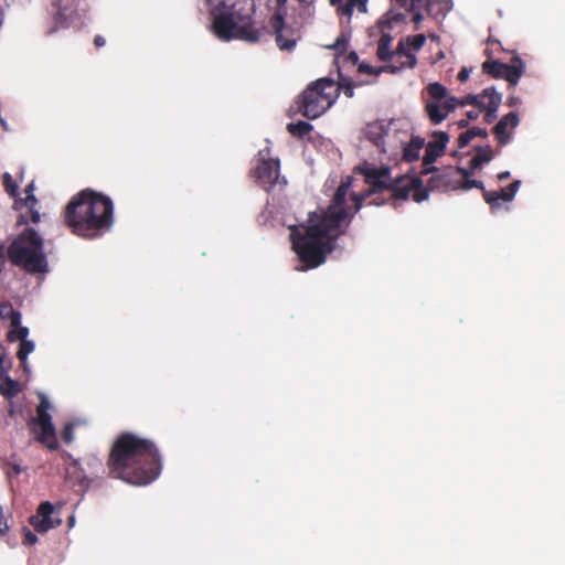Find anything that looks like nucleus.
I'll return each instance as SVG.
<instances>
[{
    "label": "nucleus",
    "instance_id": "26",
    "mask_svg": "<svg viewBox=\"0 0 565 565\" xmlns=\"http://www.w3.org/2000/svg\"><path fill=\"white\" fill-rule=\"evenodd\" d=\"M391 42L392 38L387 34H383L379 41L376 54L383 62L395 58V52H391L390 50Z\"/></svg>",
    "mask_w": 565,
    "mask_h": 565
},
{
    "label": "nucleus",
    "instance_id": "42",
    "mask_svg": "<svg viewBox=\"0 0 565 565\" xmlns=\"http://www.w3.org/2000/svg\"><path fill=\"white\" fill-rule=\"evenodd\" d=\"M338 6V11L341 15L351 17L353 12V6H350V2L347 0V3L342 4L341 2Z\"/></svg>",
    "mask_w": 565,
    "mask_h": 565
},
{
    "label": "nucleus",
    "instance_id": "56",
    "mask_svg": "<svg viewBox=\"0 0 565 565\" xmlns=\"http://www.w3.org/2000/svg\"><path fill=\"white\" fill-rule=\"evenodd\" d=\"M8 375V370L0 366V380L3 382L4 376Z\"/></svg>",
    "mask_w": 565,
    "mask_h": 565
},
{
    "label": "nucleus",
    "instance_id": "51",
    "mask_svg": "<svg viewBox=\"0 0 565 565\" xmlns=\"http://www.w3.org/2000/svg\"><path fill=\"white\" fill-rule=\"evenodd\" d=\"M480 111H481V110H469V111L467 113V119H468V120H476V119L479 117V113H480Z\"/></svg>",
    "mask_w": 565,
    "mask_h": 565
},
{
    "label": "nucleus",
    "instance_id": "28",
    "mask_svg": "<svg viewBox=\"0 0 565 565\" xmlns=\"http://www.w3.org/2000/svg\"><path fill=\"white\" fill-rule=\"evenodd\" d=\"M0 319H9L11 327H17L21 323V313L14 310L11 302L0 303Z\"/></svg>",
    "mask_w": 565,
    "mask_h": 565
},
{
    "label": "nucleus",
    "instance_id": "21",
    "mask_svg": "<svg viewBox=\"0 0 565 565\" xmlns=\"http://www.w3.org/2000/svg\"><path fill=\"white\" fill-rule=\"evenodd\" d=\"M413 188L414 182H409L408 179L401 178L395 181L391 180L390 188L387 189L391 192L390 199L394 201H406Z\"/></svg>",
    "mask_w": 565,
    "mask_h": 565
},
{
    "label": "nucleus",
    "instance_id": "5",
    "mask_svg": "<svg viewBox=\"0 0 565 565\" xmlns=\"http://www.w3.org/2000/svg\"><path fill=\"white\" fill-rule=\"evenodd\" d=\"M212 26L215 35L223 41L237 38L255 43L262 38V30L254 26L250 15H242L235 11L213 12Z\"/></svg>",
    "mask_w": 565,
    "mask_h": 565
},
{
    "label": "nucleus",
    "instance_id": "4",
    "mask_svg": "<svg viewBox=\"0 0 565 565\" xmlns=\"http://www.w3.org/2000/svg\"><path fill=\"white\" fill-rule=\"evenodd\" d=\"M8 259L26 273L38 274L47 271V260L43 252V238L39 233L28 227L9 245Z\"/></svg>",
    "mask_w": 565,
    "mask_h": 565
},
{
    "label": "nucleus",
    "instance_id": "22",
    "mask_svg": "<svg viewBox=\"0 0 565 565\" xmlns=\"http://www.w3.org/2000/svg\"><path fill=\"white\" fill-rule=\"evenodd\" d=\"M425 145V139L419 136H413L411 141L403 148V159L407 162L418 160L419 152Z\"/></svg>",
    "mask_w": 565,
    "mask_h": 565
},
{
    "label": "nucleus",
    "instance_id": "2",
    "mask_svg": "<svg viewBox=\"0 0 565 565\" xmlns=\"http://www.w3.org/2000/svg\"><path fill=\"white\" fill-rule=\"evenodd\" d=\"M107 467L116 479L132 486H147L159 477L162 461L152 440L122 433L113 444Z\"/></svg>",
    "mask_w": 565,
    "mask_h": 565
},
{
    "label": "nucleus",
    "instance_id": "31",
    "mask_svg": "<svg viewBox=\"0 0 565 565\" xmlns=\"http://www.w3.org/2000/svg\"><path fill=\"white\" fill-rule=\"evenodd\" d=\"M287 130L295 137L303 138L312 130V126L307 121L299 120L297 122H289Z\"/></svg>",
    "mask_w": 565,
    "mask_h": 565
},
{
    "label": "nucleus",
    "instance_id": "49",
    "mask_svg": "<svg viewBox=\"0 0 565 565\" xmlns=\"http://www.w3.org/2000/svg\"><path fill=\"white\" fill-rule=\"evenodd\" d=\"M345 60H347V61H349V62H351L353 65H355V64H356V62H358V60H359V57H358V54H356L354 51H352V52H350V53L345 56Z\"/></svg>",
    "mask_w": 565,
    "mask_h": 565
},
{
    "label": "nucleus",
    "instance_id": "34",
    "mask_svg": "<svg viewBox=\"0 0 565 565\" xmlns=\"http://www.w3.org/2000/svg\"><path fill=\"white\" fill-rule=\"evenodd\" d=\"M11 328L12 329L7 333V339L9 342H15L18 340L21 342L22 339H26L29 335V329L26 327H22L21 323Z\"/></svg>",
    "mask_w": 565,
    "mask_h": 565
},
{
    "label": "nucleus",
    "instance_id": "7",
    "mask_svg": "<svg viewBox=\"0 0 565 565\" xmlns=\"http://www.w3.org/2000/svg\"><path fill=\"white\" fill-rule=\"evenodd\" d=\"M354 173L361 174L364 178V182L369 186L367 190L361 195L352 194L354 211L358 212L361 209L362 202L365 198L375 193H382L388 189L392 178L391 169L388 167H376L367 161H364L362 164L355 167Z\"/></svg>",
    "mask_w": 565,
    "mask_h": 565
},
{
    "label": "nucleus",
    "instance_id": "33",
    "mask_svg": "<svg viewBox=\"0 0 565 565\" xmlns=\"http://www.w3.org/2000/svg\"><path fill=\"white\" fill-rule=\"evenodd\" d=\"M2 184H3V188L6 190V192L14 199V201L17 200V198L19 196V185L18 183L13 180L12 175L8 172L3 173L2 175Z\"/></svg>",
    "mask_w": 565,
    "mask_h": 565
},
{
    "label": "nucleus",
    "instance_id": "24",
    "mask_svg": "<svg viewBox=\"0 0 565 565\" xmlns=\"http://www.w3.org/2000/svg\"><path fill=\"white\" fill-rule=\"evenodd\" d=\"M476 137L487 138L488 137L487 129L479 128V127H472L471 129H468L467 131L460 134L458 137V140H457L458 148L462 149V148L467 147L469 145V142Z\"/></svg>",
    "mask_w": 565,
    "mask_h": 565
},
{
    "label": "nucleus",
    "instance_id": "47",
    "mask_svg": "<svg viewBox=\"0 0 565 565\" xmlns=\"http://www.w3.org/2000/svg\"><path fill=\"white\" fill-rule=\"evenodd\" d=\"M427 198V193L426 191H423L420 189L416 190L415 193H414V200L416 202H422L423 200H425Z\"/></svg>",
    "mask_w": 565,
    "mask_h": 565
},
{
    "label": "nucleus",
    "instance_id": "11",
    "mask_svg": "<svg viewBox=\"0 0 565 565\" xmlns=\"http://www.w3.org/2000/svg\"><path fill=\"white\" fill-rule=\"evenodd\" d=\"M460 172H463V168L448 166L444 169H438L435 167L433 172H430L431 177L427 180V186L433 191H449L459 189Z\"/></svg>",
    "mask_w": 565,
    "mask_h": 565
},
{
    "label": "nucleus",
    "instance_id": "38",
    "mask_svg": "<svg viewBox=\"0 0 565 565\" xmlns=\"http://www.w3.org/2000/svg\"><path fill=\"white\" fill-rule=\"evenodd\" d=\"M23 539L22 543L23 545H34L38 542V536L26 526L22 529Z\"/></svg>",
    "mask_w": 565,
    "mask_h": 565
},
{
    "label": "nucleus",
    "instance_id": "15",
    "mask_svg": "<svg viewBox=\"0 0 565 565\" xmlns=\"http://www.w3.org/2000/svg\"><path fill=\"white\" fill-rule=\"evenodd\" d=\"M521 186L520 180H514L507 189L500 191H484L483 199L492 211L500 209V201L511 202Z\"/></svg>",
    "mask_w": 565,
    "mask_h": 565
},
{
    "label": "nucleus",
    "instance_id": "8",
    "mask_svg": "<svg viewBox=\"0 0 565 565\" xmlns=\"http://www.w3.org/2000/svg\"><path fill=\"white\" fill-rule=\"evenodd\" d=\"M426 90L433 99L426 103V114L431 124L438 125L458 107V98L448 96L447 88L438 82L430 83Z\"/></svg>",
    "mask_w": 565,
    "mask_h": 565
},
{
    "label": "nucleus",
    "instance_id": "23",
    "mask_svg": "<svg viewBox=\"0 0 565 565\" xmlns=\"http://www.w3.org/2000/svg\"><path fill=\"white\" fill-rule=\"evenodd\" d=\"M476 156L470 160L468 170L476 171L483 163H488L493 159V151L490 146L487 147H477Z\"/></svg>",
    "mask_w": 565,
    "mask_h": 565
},
{
    "label": "nucleus",
    "instance_id": "20",
    "mask_svg": "<svg viewBox=\"0 0 565 565\" xmlns=\"http://www.w3.org/2000/svg\"><path fill=\"white\" fill-rule=\"evenodd\" d=\"M270 25L274 29L275 40H276L278 47L281 51H292L296 46V40L285 38V35L282 33L284 28H285L284 17L279 13L274 14L270 19Z\"/></svg>",
    "mask_w": 565,
    "mask_h": 565
},
{
    "label": "nucleus",
    "instance_id": "45",
    "mask_svg": "<svg viewBox=\"0 0 565 565\" xmlns=\"http://www.w3.org/2000/svg\"><path fill=\"white\" fill-rule=\"evenodd\" d=\"M358 71L360 73H364V74H377L379 73L377 71L374 70L373 66L364 64V63L359 65Z\"/></svg>",
    "mask_w": 565,
    "mask_h": 565
},
{
    "label": "nucleus",
    "instance_id": "32",
    "mask_svg": "<svg viewBox=\"0 0 565 565\" xmlns=\"http://www.w3.org/2000/svg\"><path fill=\"white\" fill-rule=\"evenodd\" d=\"M359 85H361V83H359ZM355 86H358V84H355L350 77L344 76L341 74V72H339L338 86H335L338 90L342 89L348 98H352L354 96Z\"/></svg>",
    "mask_w": 565,
    "mask_h": 565
},
{
    "label": "nucleus",
    "instance_id": "3",
    "mask_svg": "<svg viewBox=\"0 0 565 565\" xmlns=\"http://www.w3.org/2000/svg\"><path fill=\"white\" fill-rule=\"evenodd\" d=\"M63 216L73 234L96 238L113 227L114 203L109 196L87 188L71 198Z\"/></svg>",
    "mask_w": 565,
    "mask_h": 565
},
{
    "label": "nucleus",
    "instance_id": "12",
    "mask_svg": "<svg viewBox=\"0 0 565 565\" xmlns=\"http://www.w3.org/2000/svg\"><path fill=\"white\" fill-rule=\"evenodd\" d=\"M433 140L426 145L425 156L423 158L422 174H429L435 167L433 163L445 153L449 135L445 131H434Z\"/></svg>",
    "mask_w": 565,
    "mask_h": 565
},
{
    "label": "nucleus",
    "instance_id": "27",
    "mask_svg": "<svg viewBox=\"0 0 565 565\" xmlns=\"http://www.w3.org/2000/svg\"><path fill=\"white\" fill-rule=\"evenodd\" d=\"M473 173V171L465 169L463 172H460V185L459 188L462 190H470V189H480L482 191V195L484 194L486 188L482 181L470 179V175Z\"/></svg>",
    "mask_w": 565,
    "mask_h": 565
},
{
    "label": "nucleus",
    "instance_id": "53",
    "mask_svg": "<svg viewBox=\"0 0 565 565\" xmlns=\"http://www.w3.org/2000/svg\"><path fill=\"white\" fill-rule=\"evenodd\" d=\"M518 102H519V99H518L516 97H514V96H510V97L508 98L507 104H508L510 107H513V106H515V105L518 104Z\"/></svg>",
    "mask_w": 565,
    "mask_h": 565
},
{
    "label": "nucleus",
    "instance_id": "36",
    "mask_svg": "<svg viewBox=\"0 0 565 565\" xmlns=\"http://www.w3.org/2000/svg\"><path fill=\"white\" fill-rule=\"evenodd\" d=\"M417 8H425L428 14H433L434 12V3L431 0H412L411 9L416 10Z\"/></svg>",
    "mask_w": 565,
    "mask_h": 565
},
{
    "label": "nucleus",
    "instance_id": "40",
    "mask_svg": "<svg viewBox=\"0 0 565 565\" xmlns=\"http://www.w3.org/2000/svg\"><path fill=\"white\" fill-rule=\"evenodd\" d=\"M347 46L348 39L344 35H341L330 47L342 54L347 50Z\"/></svg>",
    "mask_w": 565,
    "mask_h": 565
},
{
    "label": "nucleus",
    "instance_id": "13",
    "mask_svg": "<svg viewBox=\"0 0 565 565\" xmlns=\"http://www.w3.org/2000/svg\"><path fill=\"white\" fill-rule=\"evenodd\" d=\"M54 505L49 502H42L36 511V514L31 515L29 519L30 524L34 527V530L39 533H45L51 529H55L62 524V520L58 518H53Z\"/></svg>",
    "mask_w": 565,
    "mask_h": 565
},
{
    "label": "nucleus",
    "instance_id": "55",
    "mask_svg": "<svg viewBox=\"0 0 565 565\" xmlns=\"http://www.w3.org/2000/svg\"><path fill=\"white\" fill-rule=\"evenodd\" d=\"M370 139L376 145V146H380V141L383 139V137L381 135H379L377 137H370Z\"/></svg>",
    "mask_w": 565,
    "mask_h": 565
},
{
    "label": "nucleus",
    "instance_id": "1",
    "mask_svg": "<svg viewBox=\"0 0 565 565\" xmlns=\"http://www.w3.org/2000/svg\"><path fill=\"white\" fill-rule=\"evenodd\" d=\"M352 177L343 179L330 205L309 213L307 224L294 227L290 233L292 248L306 268H316L326 262L337 246L338 238L347 232L353 214L345 206Z\"/></svg>",
    "mask_w": 565,
    "mask_h": 565
},
{
    "label": "nucleus",
    "instance_id": "57",
    "mask_svg": "<svg viewBox=\"0 0 565 565\" xmlns=\"http://www.w3.org/2000/svg\"><path fill=\"white\" fill-rule=\"evenodd\" d=\"M278 6H285L287 0H276Z\"/></svg>",
    "mask_w": 565,
    "mask_h": 565
},
{
    "label": "nucleus",
    "instance_id": "17",
    "mask_svg": "<svg viewBox=\"0 0 565 565\" xmlns=\"http://www.w3.org/2000/svg\"><path fill=\"white\" fill-rule=\"evenodd\" d=\"M520 122L519 116L516 113L511 111L504 115L494 126L493 134L500 146H505L511 140V134L508 131V128L515 129Z\"/></svg>",
    "mask_w": 565,
    "mask_h": 565
},
{
    "label": "nucleus",
    "instance_id": "29",
    "mask_svg": "<svg viewBox=\"0 0 565 565\" xmlns=\"http://www.w3.org/2000/svg\"><path fill=\"white\" fill-rule=\"evenodd\" d=\"M34 342L28 339H22L19 345V350L17 352V358L19 359L21 366L25 372L29 371L28 366V355L34 351Z\"/></svg>",
    "mask_w": 565,
    "mask_h": 565
},
{
    "label": "nucleus",
    "instance_id": "16",
    "mask_svg": "<svg viewBox=\"0 0 565 565\" xmlns=\"http://www.w3.org/2000/svg\"><path fill=\"white\" fill-rule=\"evenodd\" d=\"M393 60L394 62L384 66L383 71L396 74L404 68H414L417 64L415 54H413L411 50L405 49L402 43H399L395 52V58Z\"/></svg>",
    "mask_w": 565,
    "mask_h": 565
},
{
    "label": "nucleus",
    "instance_id": "54",
    "mask_svg": "<svg viewBox=\"0 0 565 565\" xmlns=\"http://www.w3.org/2000/svg\"><path fill=\"white\" fill-rule=\"evenodd\" d=\"M468 125H469V120L467 118L458 121L459 128H466V127H468Z\"/></svg>",
    "mask_w": 565,
    "mask_h": 565
},
{
    "label": "nucleus",
    "instance_id": "41",
    "mask_svg": "<svg viewBox=\"0 0 565 565\" xmlns=\"http://www.w3.org/2000/svg\"><path fill=\"white\" fill-rule=\"evenodd\" d=\"M23 471V468L18 463H8L7 467V476L9 479H12L13 477H18Z\"/></svg>",
    "mask_w": 565,
    "mask_h": 565
},
{
    "label": "nucleus",
    "instance_id": "35",
    "mask_svg": "<svg viewBox=\"0 0 565 565\" xmlns=\"http://www.w3.org/2000/svg\"><path fill=\"white\" fill-rule=\"evenodd\" d=\"M487 98H482L480 95H467L462 99H458V106L473 105L479 108V110H483L484 100Z\"/></svg>",
    "mask_w": 565,
    "mask_h": 565
},
{
    "label": "nucleus",
    "instance_id": "19",
    "mask_svg": "<svg viewBox=\"0 0 565 565\" xmlns=\"http://www.w3.org/2000/svg\"><path fill=\"white\" fill-rule=\"evenodd\" d=\"M481 97L487 98L483 107V110H486L484 121L491 124L497 118V111L501 104V94L494 87H487L482 90Z\"/></svg>",
    "mask_w": 565,
    "mask_h": 565
},
{
    "label": "nucleus",
    "instance_id": "30",
    "mask_svg": "<svg viewBox=\"0 0 565 565\" xmlns=\"http://www.w3.org/2000/svg\"><path fill=\"white\" fill-rule=\"evenodd\" d=\"M21 391L19 382L12 380L9 375H6L3 382L0 384V394L4 397H15Z\"/></svg>",
    "mask_w": 565,
    "mask_h": 565
},
{
    "label": "nucleus",
    "instance_id": "10",
    "mask_svg": "<svg viewBox=\"0 0 565 565\" xmlns=\"http://www.w3.org/2000/svg\"><path fill=\"white\" fill-rule=\"evenodd\" d=\"M269 149L259 151L258 163L253 170V175L259 186L270 190L277 182L280 171V162L278 159L268 158Z\"/></svg>",
    "mask_w": 565,
    "mask_h": 565
},
{
    "label": "nucleus",
    "instance_id": "37",
    "mask_svg": "<svg viewBox=\"0 0 565 565\" xmlns=\"http://www.w3.org/2000/svg\"><path fill=\"white\" fill-rule=\"evenodd\" d=\"M426 42V36L424 34H417L408 38L409 47L415 51L420 50Z\"/></svg>",
    "mask_w": 565,
    "mask_h": 565
},
{
    "label": "nucleus",
    "instance_id": "14",
    "mask_svg": "<svg viewBox=\"0 0 565 565\" xmlns=\"http://www.w3.org/2000/svg\"><path fill=\"white\" fill-rule=\"evenodd\" d=\"M33 183H30L25 188L26 196L25 199H19L14 201V207L20 209L21 206H25L28 209L25 214L20 215L19 224H28L29 222L39 223L41 215L39 211L35 209L38 204V200L33 194Z\"/></svg>",
    "mask_w": 565,
    "mask_h": 565
},
{
    "label": "nucleus",
    "instance_id": "43",
    "mask_svg": "<svg viewBox=\"0 0 565 565\" xmlns=\"http://www.w3.org/2000/svg\"><path fill=\"white\" fill-rule=\"evenodd\" d=\"M8 531H9V525L4 518L3 508L0 505V536L6 535L8 533Z\"/></svg>",
    "mask_w": 565,
    "mask_h": 565
},
{
    "label": "nucleus",
    "instance_id": "39",
    "mask_svg": "<svg viewBox=\"0 0 565 565\" xmlns=\"http://www.w3.org/2000/svg\"><path fill=\"white\" fill-rule=\"evenodd\" d=\"M74 425L72 423H67L62 430V439L65 444H71L74 439Z\"/></svg>",
    "mask_w": 565,
    "mask_h": 565
},
{
    "label": "nucleus",
    "instance_id": "48",
    "mask_svg": "<svg viewBox=\"0 0 565 565\" xmlns=\"http://www.w3.org/2000/svg\"><path fill=\"white\" fill-rule=\"evenodd\" d=\"M469 77V71L467 68H462L460 70V72L458 73V79L460 82H466Z\"/></svg>",
    "mask_w": 565,
    "mask_h": 565
},
{
    "label": "nucleus",
    "instance_id": "44",
    "mask_svg": "<svg viewBox=\"0 0 565 565\" xmlns=\"http://www.w3.org/2000/svg\"><path fill=\"white\" fill-rule=\"evenodd\" d=\"M350 6L356 7L360 12L366 11V2L367 0H348Z\"/></svg>",
    "mask_w": 565,
    "mask_h": 565
},
{
    "label": "nucleus",
    "instance_id": "25",
    "mask_svg": "<svg viewBox=\"0 0 565 565\" xmlns=\"http://www.w3.org/2000/svg\"><path fill=\"white\" fill-rule=\"evenodd\" d=\"M51 407L50 402L45 396L41 397L40 404L36 407V417L31 418L29 424H44L52 423V417L49 414Z\"/></svg>",
    "mask_w": 565,
    "mask_h": 565
},
{
    "label": "nucleus",
    "instance_id": "50",
    "mask_svg": "<svg viewBox=\"0 0 565 565\" xmlns=\"http://www.w3.org/2000/svg\"><path fill=\"white\" fill-rule=\"evenodd\" d=\"M105 39L102 35H96L94 39V44L96 47H102L105 45Z\"/></svg>",
    "mask_w": 565,
    "mask_h": 565
},
{
    "label": "nucleus",
    "instance_id": "52",
    "mask_svg": "<svg viewBox=\"0 0 565 565\" xmlns=\"http://www.w3.org/2000/svg\"><path fill=\"white\" fill-rule=\"evenodd\" d=\"M510 172L509 171H502L498 174V180L499 181H504V180H508L510 178Z\"/></svg>",
    "mask_w": 565,
    "mask_h": 565
},
{
    "label": "nucleus",
    "instance_id": "9",
    "mask_svg": "<svg viewBox=\"0 0 565 565\" xmlns=\"http://www.w3.org/2000/svg\"><path fill=\"white\" fill-rule=\"evenodd\" d=\"M525 71L522 58L514 54L510 63H502L497 60L486 61L482 64V72L493 78H504L511 86H515Z\"/></svg>",
    "mask_w": 565,
    "mask_h": 565
},
{
    "label": "nucleus",
    "instance_id": "58",
    "mask_svg": "<svg viewBox=\"0 0 565 565\" xmlns=\"http://www.w3.org/2000/svg\"><path fill=\"white\" fill-rule=\"evenodd\" d=\"M332 6L339 4L342 0H329Z\"/></svg>",
    "mask_w": 565,
    "mask_h": 565
},
{
    "label": "nucleus",
    "instance_id": "18",
    "mask_svg": "<svg viewBox=\"0 0 565 565\" xmlns=\"http://www.w3.org/2000/svg\"><path fill=\"white\" fill-rule=\"evenodd\" d=\"M29 426L38 441L51 450L57 448V438L53 423L29 424Z\"/></svg>",
    "mask_w": 565,
    "mask_h": 565
},
{
    "label": "nucleus",
    "instance_id": "46",
    "mask_svg": "<svg viewBox=\"0 0 565 565\" xmlns=\"http://www.w3.org/2000/svg\"><path fill=\"white\" fill-rule=\"evenodd\" d=\"M420 10H425V8H417L416 10H409L411 12L414 13L413 21L415 22V24L420 23L422 20L424 19Z\"/></svg>",
    "mask_w": 565,
    "mask_h": 565
},
{
    "label": "nucleus",
    "instance_id": "6",
    "mask_svg": "<svg viewBox=\"0 0 565 565\" xmlns=\"http://www.w3.org/2000/svg\"><path fill=\"white\" fill-rule=\"evenodd\" d=\"M338 97L335 83L331 78H320L310 84L301 94L299 102L300 113L316 119L328 110Z\"/></svg>",
    "mask_w": 565,
    "mask_h": 565
}]
</instances>
